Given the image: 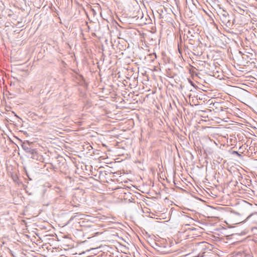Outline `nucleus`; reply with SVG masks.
Here are the masks:
<instances>
[{"label":"nucleus","instance_id":"20e7f679","mask_svg":"<svg viewBox=\"0 0 257 257\" xmlns=\"http://www.w3.org/2000/svg\"><path fill=\"white\" fill-rule=\"evenodd\" d=\"M232 154L233 155H237L238 157H241V155L240 154H239L238 152L237 151H233L232 153Z\"/></svg>","mask_w":257,"mask_h":257},{"label":"nucleus","instance_id":"0eeeda50","mask_svg":"<svg viewBox=\"0 0 257 257\" xmlns=\"http://www.w3.org/2000/svg\"><path fill=\"white\" fill-rule=\"evenodd\" d=\"M13 113H14L15 116H16L18 118H19V116L14 112H13Z\"/></svg>","mask_w":257,"mask_h":257},{"label":"nucleus","instance_id":"423d86ee","mask_svg":"<svg viewBox=\"0 0 257 257\" xmlns=\"http://www.w3.org/2000/svg\"><path fill=\"white\" fill-rule=\"evenodd\" d=\"M218 110L223 111V107H220V109Z\"/></svg>","mask_w":257,"mask_h":257},{"label":"nucleus","instance_id":"f03ea898","mask_svg":"<svg viewBox=\"0 0 257 257\" xmlns=\"http://www.w3.org/2000/svg\"><path fill=\"white\" fill-rule=\"evenodd\" d=\"M219 17L223 24L226 26L230 24V16L226 11L222 10L220 12Z\"/></svg>","mask_w":257,"mask_h":257},{"label":"nucleus","instance_id":"f257e3e1","mask_svg":"<svg viewBox=\"0 0 257 257\" xmlns=\"http://www.w3.org/2000/svg\"><path fill=\"white\" fill-rule=\"evenodd\" d=\"M22 148L28 154V156L29 157L36 160H38L39 159L40 156L36 149H32L30 147L29 145L26 144L23 145Z\"/></svg>","mask_w":257,"mask_h":257},{"label":"nucleus","instance_id":"6e6552de","mask_svg":"<svg viewBox=\"0 0 257 257\" xmlns=\"http://www.w3.org/2000/svg\"><path fill=\"white\" fill-rule=\"evenodd\" d=\"M218 104H219V103H216V105H218ZM215 105V103H213V105Z\"/></svg>","mask_w":257,"mask_h":257},{"label":"nucleus","instance_id":"7ed1b4c3","mask_svg":"<svg viewBox=\"0 0 257 257\" xmlns=\"http://www.w3.org/2000/svg\"><path fill=\"white\" fill-rule=\"evenodd\" d=\"M193 34H196V33L194 32V31L193 30H188L187 32V33L184 35V36L186 35L187 38H189L190 37L191 38L189 39V41H191V40H192V38L194 37Z\"/></svg>","mask_w":257,"mask_h":257},{"label":"nucleus","instance_id":"39448f33","mask_svg":"<svg viewBox=\"0 0 257 257\" xmlns=\"http://www.w3.org/2000/svg\"><path fill=\"white\" fill-rule=\"evenodd\" d=\"M151 58H157L156 54L155 53H153L150 55Z\"/></svg>","mask_w":257,"mask_h":257}]
</instances>
